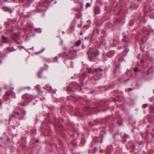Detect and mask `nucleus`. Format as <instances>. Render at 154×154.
Here are the masks:
<instances>
[{"label":"nucleus","instance_id":"nucleus-1","mask_svg":"<svg viewBox=\"0 0 154 154\" xmlns=\"http://www.w3.org/2000/svg\"><path fill=\"white\" fill-rule=\"evenodd\" d=\"M88 56L89 59L92 60L95 57L97 56L98 51L96 50L93 48H91L88 52Z\"/></svg>","mask_w":154,"mask_h":154},{"label":"nucleus","instance_id":"nucleus-2","mask_svg":"<svg viewBox=\"0 0 154 154\" xmlns=\"http://www.w3.org/2000/svg\"><path fill=\"white\" fill-rule=\"evenodd\" d=\"M88 72L89 73H92L93 72H97L98 71V69H95L94 70L90 68H87Z\"/></svg>","mask_w":154,"mask_h":154},{"label":"nucleus","instance_id":"nucleus-3","mask_svg":"<svg viewBox=\"0 0 154 154\" xmlns=\"http://www.w3.org/2000/svg\"><path fill=\"white\" fill-rule=\"evenodd\" d=\"M2 41L5 43H7L8 42V40L6 37L2 36Z\"/></svg>","mask_w":154,"mask_h":154},{"label":"nucleus","instance_id":"nucleus-4","mask_svg":"<svg viewBox=\"0 0 154 154\" xmlns=\"http://www.w3.org/2000/svg\"><path fill=\"white\" fill-rule=\"evenodd\" d=\"M81 43V41L80 40H78L75 43V45L76 46H78L80 45Z\"/></svg>","mask_w":154,"mask_h":154},{"label":"nucleus","instance_id":"nucleus-5","mask_svg":"<svg viewBox=\"0 0 154 154\" xmlns=\"http://www.w3.org/2000/svg\"><path fill=\"white\" fill-rule=\"evenodd\" d=\"M8 50L9 52H12L14 50V49L12 47H10L8 48Z\"/></svg>","mask_w":154,"mask_h":154},{"label":"nucleus","instance_id":"nucleus-6","mask_svg":"<svg viewBox=\"0 0 154 154\" xmlns=\"http://www.w3.org/2000/svg\"><path fill=\"white\" fill-rule=\"evenodd\" d=\"M147 106V104H144L143 105V108H145Z\"/></svg>","mask_w":154,"mask_h":154},{"label":"nucleus","instance_id":"nucleus-7","mask_svg":"<svg viewBox=\"0 0 154 154\" xmlns=\"http://www.w3.org/2000/svg\"><path fill=\"white\" fill-rule=\"evenodd\" d=\"M86 6L87 7H88L90 6V4L89 3H87L86 5Z\"/></svg>","mask_w":154,"mask_h":154},{"label":"nucleus","instance_id":"nucleus-8","mask_svg":"<svg viewBox=\"0 0 154 154\" xmlns=\"http://www.w3.org/2000/svg\"><path fill=\"white\" fill-rule=\"evenodd\" d=\"M134 71L135 72H137L138 71V69L137 68H135L134 69Z\"/></svg>","mask_w":154,"mask_h":154},{"label":"nucleus","instance_id":"nucleus-9","mask_svg":"<svg viewBox=\"0 0 154 154\" xmlns=\"http://www.w3.org/2000/svg\"><path fill=\"white\" fill-rule=\"evenodd\" d=\"M69 88H70V87H67V90H68V91H70V90L69 89Z\"/></svg>","mask_w":154,"mask_h":154},{"label":"nucleus","instance_id":"nucleus-10","mask_svg":"<svg viewBox=\"0 0 154 154\" xmlns=\"http://www.w3.org/2000/svg\"><path fill=\"white\" fill-rule=\"evenodd\" d=\"M8 11H9L10 13H11L12 12V11L9 8L8 9Z\"/></svg>","mask_w":154,"mask_h":154},{"label":"nucleus","instance_id":"nucleus-11","mask_svg":"<svg viewBox=\"0 0 154 154\" xmlns=\"http://www.w3.org/2000/svg\"><path fill=\"white\" fill-rule=\"evenodd\" d=\"M128 90H129V91H131V90H132V89L131 88H128Z\"/></svg>","mask_w":154,"mask_h":154},{"label":"nucleus","instance_id":"nucleus-12","mask_svg":"<svg viewBox=\"0 0 154 154\" xmlns=\"http://www.w3.org/2000/svg\"><path fill=\"white\" fill-rule=\"evenodd\" d=\"M100 71H102V69H100Z\"/></svg>","mask_w":154,"mask_h":154},{"label":"nucleus","instance_id":"nucleus-13","mask_svg":"<svg viewBox=\"0 0 154 154\" xmlns=\"http://www.w3.org/2000/svg\"><path fill=\"white\" fill-rule=\"evenodd\" d=\"M80 34L81 35H83V33L82 32H81L80 33Z\"/></svg>","mask_w":154,"mask_h":154},{"label":"nucleus","instance_id":"nucleus-14","mask_svg":"<svg viewBox=\"0 0 154 154\" xmlns=\"http://www.w3.org/2000/svg\"><path fill=\"white\" fill-rule=\"evenodd\" d=\"M131 6H130V8H131Z\"/></svg>","mask_w":154,"mask_h":154}]
</instances>
